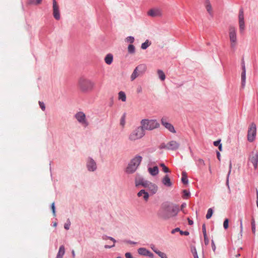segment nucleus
<instances>
[{
  "mask_svg": "<svg viewBox=\"0 0 258 258\" xmlns=\"http://www.w3.org/2000/svg\"><path fill=\"white\" fill-rule=\"evenodd\" d=\"M178 212V209L177 207L169 204H164L162 205L158 214L160 217L168 219L175 216Z\"/></svg>",
  "mask_w": 258,
  "mask_h": 258,
  "instance_id": "f257e3e1",
  "label": "nucleus"
},
{
  "mask_svg": "<svg viewBox=\"0 0 258 258\" xmlns=\"http://www.w3.org/2000/svg\"><path fill=\"white\" fill-rule=\"evenodd\" d=\"M78 87L81 92L88 93L93 90L95 83L85 77H81L78 79Z\"/></svg>",
  "mask_w": 258,
  "mask_h": 258,
  "instance_id": "f03ea898",
  "label": "nucleus"
},
{
  "mask_svg": "<svg viewBox=\"0 0 258 258\" xmlns=\"http://www.w3.org/2000/svg\"><path fill=\"white\" fill-rule=\"evenodd\" d=\"M228 36L230 41V47L232 51H235L238 44L237 30L235 26L230 25L228 28Z\"/></svg>",
  "mask_w": 258,
  "mask_h": 258,
  "instance_id": "7ed1b4c3",
  "label": "nucleus"
},
{
  "mask_svg": "<svg viewBox=\"0 0 258 258\" xmlns=\"http://www.w3.org/2000/svg\"><path fill=\"white\" fill-rule=\"evenodd\" d=\"M142 160V157L140 155H136L133 158L126 168V172L129 174L134 173Z\"/></svg>",
  "mask_w": 258,
  "mask_h": 258,
  "instance_id": "20e7f679",
  "label": "nucleus"
},
{
  "mask_svg": "<svg viewBox=\"0 0 258 258\" xmlns=\"http://www.w3.org/2000/svg\"><path fill=\"white\" fill-rule=\"evenodd\" d=\"M143 130H153L159 126V124L155 119H143L141 122Z\"/></svg>",
  "mask_w": 258,
  "mask_h": 258,
  "instance_id": "39448f33",
  "label": "nucleus"
},
{
  "mask_svg": "<svg viewBox=\"0 0 258 258\" xmlns=\"http://www.w3.org/2000/svg\"><path fill=\"white\" fill-rule=\"evenodd\" d=\"M145 135V131L140 126L132 132L128 136V139L131 141H135L141 139Z\"/></svg>",
  "mask_w": 258,
  "mask_h": 258,
  "instance_id": "423d86ee",
  "label": "nucleus"
},
{
  "mask_svg": "<svg viewBox=\"0 0 258 258\" xmlns=\"http://www.w3.org/2000/svg\"><path fill=\"white\" fill-rule=\"evenodd\" d=\"M147 70V66L145 64L138 65L134 70L133 73L131 76V79L134 81L138 77L143 75Z\"/></svg>",
  "mask_w": 258,
  "mask_h": 258,
  "instance_id": "0eeeda50",
  "label": "nucleus"
},
{
  "mask_svg": "<svg viewBox=\"0 0 258 258\" xmlns=\"http://www.w3.org/2000/svg\"><path fill=\"white\" fill-rule=\"evenodd\" d=\"M256 134V124L254 122L250 123L247 132V140L249 142H252L255 139Z\"/></svg>",
  "mask_w": 258,
  "mask_h": 258,
  "instance_id": "6e6552de",
  "label": "nucleus"
},
{
  "mask_svg": "<svg viewBox=\"0 0 258 258\" xmlns=\"http://www.w3.org/2000/svg\"><path fill=\"white\" fill-rule=\"evenodd\" d=\"M238 25L239 32L242 34L245 29V25L244 17V11L243 9H240L238 14Z\"/></svg>",
  "mask_w": 258,
  "mask_h": 258,
  "instance_id": "1a4fd4ad",
  "label": "nucleus"
},
{
  "mask_svg": "<svg viewBox=\"0 0 258 258\" xmlns=\"http://www.w3.org/2000/svg\"><path fill=\"white\" fill-rule=\"evenodd\" d=\"M75 117L77 121L84 126L86 127L89 125V122L84 112L82 111L78 112L75 114Z\"/></svg>",
  "mask_w": 258,
  "mask_h": 258,
  "instance_id": "9d476101",
  "label": "nucleus"
},
{
  "mask_svg": "<svg viewBox=\"0 0 258 258\" xmlns=\"http://www.w3.org/2000/svg\"><path fill=\"white\" fill-rule=\"evenodd\" d=\"M248 161L253 165L254 168L256 169L257 167L258 162V153L256 151H252L248 158Z\"/></svg>",
  "mask_w": 258,
  "mask_h": 258,
  "instance_id": "9b49d317",
  "label": "nucleus"
},
{
  "mask_svg": "<svg viewBox=\"0 0 258 258\" xmlns=\"http://www.w3.org/2000/svg\"><path fill=\"white\" fill-rule=\"evenodd\" d=\"M162 124L170 132L175 133L176 131L174 126L170 123L168 122V119L166 117H163L161 119Z\"/></svg>",
  "mask_w": 258,
  "mask_h": 258,
  "instance_id": "f8f14e48",
  "label": "nucleus"
},
{
  "mask_svg": "<svg viewBox=\"0 0 258 258\" xmlns=\"http://www.w3.org/2000/svg\"><path fill=\"white\" fill-rule=\"evenodd\" d=\"M53 15L54 18L58 20L60 19L59 7L55 0H53Z\"/></svg>",
  "mask_w": 258,
  "mask_h": 258,
  "instance_id": "ddd939ff",
  "label": "nucleus"
},
{
  "mask_svg": "<svg viewBox=\"0 0 258 258\" xmlns=\"http://www.w3.org/2000/svg\"><path fill=\"white\" fill-rule=\"evenodd\" d=\"M148 15L153 17H161L162 15V12L159 8L152 9L148 12Z\"/></svg>",
  "mask_w": 258,
  "mask_h": 258,
  "instance_id": "4468645a",
  "label": "nucleus"
},
{
  "mask_svg": "<svg viewBox=\"0 0 258 258\" xmlns=\"http://www.w3.org/2000/svg\"><path fill=\"white\" fill-rule=\"evenodd\" d=\"M87 167L89 171H94L97 168L96 163L92 158H88L87 162Z\"/></svg>",
  "mask_w": 258,
  "mask_h": 258,
  "instance_id": "2eb2a0df",
  "label": "nucleus"
},
{
  "mask_svg": "<svg viewBox=\"0 0 258 258\" xmlns=\"http://www.w3.org/2000/svg\"><path fill=\"white\" fill-rule=\"evenodd\" d=\"M180 144L179 143L175 141H171L168 142L166 148L168 150H176L179 147Z\"/></svg>",
  "mask_w": 258,
  "mask_h": 258,
  "instance_id": "dca6fc26",
  "label": "nucleus"
},
{
  "mask_svg": "<svg viewBox=\"0 0 258 258\" xmlns=\"http://www.w3.org/2000/svg\"><path fill=\"white\" fill-rule=\"evenodd\" d=\"M162 183L167 187H170L172 183L168 175L166 174L162 179Z\"/></svg>",
  "mask_w": 258,
  "mask_h": 258,
  "instance_id": "f3484780",
  "label": "nucleus"
},
{
  "mask_svg": "<svg viewBox=\"0 0 258 258\" xmlns=\"http://www.w3.org/2000/svg\"><path fill=\"white\" fill-rule=\"evenodd\" d=\"M149 181L144 180L143 178H140L136 180V184L137 186L142 185L145 187H147Z\"/></svg>",
  "mask_w": 258,
  "mask_h": 258,
  "instance_id": "a211bd4d",
  "label": "nucleus"
},
{
  "mask_svg": "<svg viewBox=\"0 0 258 258\" xmlns=\"http://www.w3.org/2000/svg\"><path fill=\"white\" fill-rule=\"evenodd\" d=\"M138 196L139 197H143V198L145 201H147L149 199V194L147 192L145 191V190L142 189L138 193Z\"/></svg>",
  "mask_w": 258,
  "mask_h": 258,
  "instance_id": "6ab92c4d",
  "label": "nucleus"
},
{
  "mask_svg": "<svg viewBox=\"0 0 258 258\" xmlns=\"http://www.w3.org/2000/svg\"><path fill=\"white\" fill-rule=\"evenodd\" d=\"M146 188H149V189L151 190L153 194L156 193L158 189L157 186L155 184L150 182H149Z\"/></svg>",
  "mask_w": 258,
  "mask_h": 258,
  "instance_id": "aec40b11",
  "label": "nucleus"
},
{
  "mask_svg": "<svg viewBox=\"0 0 258 258\" xmlns=\"http://www.w3.org/2000/svg\"><path fill=\"white\" fill-rule=\"evenodd\" d=\"M148 171L151 175L152 176H155L157 175L159 173V169L157 166H154L153 168L149 167L148 168Z\"/></svg>",
  "mask_w": 258,
  "mask_h": 258,
  "instance_id": "412c9836",
  "label": "nucleus"
},
{
  "mask_svg": "<svg viewBox=\"0 0 258 258\" xmlns=\"http://www.w3.org/2000/svg\"><path fill=\"white\" fill-rule=\"evenodd\" d=\"M64 253H65L64 246L63 245H61L60 246V247L59 248V250L57 253L56 258H62Z\"/></svg>",
  "mask_w": 258,
  "mask_h": 258,
  "instance_id": "4be33fe9",
  "label": "nucleus"
},
{
  "mask_svg": "<svg viewBox=\"0 0 258 258\" xmlns=\"http://www.w3.org/2000/svg\"><path fill=\"white\" fill-rule=\"evenodd\" d=\"M105 62L107 64H110L113 61L112 54L109 53L106 55L104 58Z\"/></svg>",
  "mask_w": 258,
  "mask_h": 258,
  "instance_id": "5701e85b",
  "label": "nucleus"
},
{
  "mask_svg": "<svg viewBox=\"0 0 258 258\" xmlns=\"http://www.w3.org/2000/svg\"><path fill=\"white\" fill-rule=\"evenodd\" d=\"M206 8L208 12L210 15H213V10H212V7L211 4H210L209 2L207 1L206 2Z\"/></svg>",
  "mask_w": 258,
  "mask_h": 258,
  "instance_id": "b1692460",
  "label": "nucleus"
},
{
  "mask_svg": "<svg viewBox=\"0 0 258 258\" xmlns=\"http://www.w3.org/2000/svg\"><path fill=\"white\" fill-rule=\"evenodd\" d=\"M118 99L121 100L123 102L126 101V95L124 92L120 91L118 93Z\"/></svg>",
  "mask_w": 258,
  "mask_h": 258,
  "instance_id": "393cba45",
  "label": "nucleus"
},
{
  "mask_svg": "<svg viewBox=\"0 0 258 258\" xmlns=\"http://www.w3.org/2000/svg\"><path fill=\"white\" fill-rule=\"evenodd\" d=\"M148 250L145 248H140L138 249V253L143 255H146L148 253Z\"/></svg>",
  "mask_w": 258,
  "mask_h": 258,
  "instance_id": "a878e982",
  "label": "nucleus"
},
{
  "mask_svg": "<svg viewBox=\"0 0 258 258\" xmlns=\"http://www.w3.org/2000/svg\"><path fill=\"white\" fill-rule=\"evenodd\" d=\"M157 74L159 78L161 79V81H164L165 79V75L164 72L160 70L157 71Z\"/></svg>",
  "mask_w": 258,
  "mask_h": 258,
  "instance_id": "bb28decb",
  "label": "nucleus"
},
{
  "mask_svg": "<svg viewBox=\"0 0 258 258\" xmlns=\"http://www.w3.org/2000/svg\"><path fill=\"white\" fill-rule=\"evenodd\" d=\"M241 86L242 87H244L245 85V80H246V72H242L241 75Z\"/></svg>",
  "mask_w": 258,
  "mask_h": 258,
  "instance_id": "cd10ccee",
  "label": "nucleus"
},
{
  "mask_svg": "<svg viewBox=\"0 0 258 258\" xmlns=\"http://www.w3.org/2000/svg\"><path fill=\"white\" fill-rule=\"evenodd\" d=\"M128 52L130 54H134L135 52V47L130 44L127 47Z\"/></svg>",
  "mask_w": 258,
  "mask_h": 258,
  "instance_id": "c85d7f7f",
  "label": "nucleus"
},
{
  "mask_svg": "<svg viewBox=\"0 0 258 258\" xmlns=\"http://www.w3.org/2000/svg\"><path fill=\"white\" fill-rule=\"evenodd\" d=\"M181 180L184 184H187L188 183V179L185 172H182V173Z\"/></svg>",
  "mask_w": 258,
  "mask_h": 258,
  "instance_id": "c756f323",
  "label": "nucleus"
},
{
  "mask_svg": "<svg viewBox=\"0 0 258 258\" xmlns=\"http://www.w3.org/2000/svg\"><path fill=\"white\" fill-rule=\"evenodd\" d=\"M42 0H29L28 4L30 5H37L41 3Z\"/></svg>",
  "mask_w": 258,
  "mask_h": 258,
  "instance_id": "7c9ffc66",
  "label": "nucleus"
},
{
  "mask_svg": "<svg viewBox=\"0 0 258 258\" xmlns=\"http://www.w3.org/2000/svg\"><path fill=\"white\" fill-rule=\"evenodd\" d=\"M213 211L212 208H210L208 210L207 213L206 215V218L209 219L212 216Z\"/></svg>",
  "mask_w": 258,
  "mask_h": 258,
  "instance_id": "2f4dec72",
  "label": "nucleus"
},
{
  "mask_svg": "<svg viewBox=\"0 0 258 258\" xmlns=\"http://www.w3.org/2000/svg\"><path fill=\"white\" fill-rule=\"evenodd\" d=\"M135 41V39H134V37H132V36H128V37H127L125 39V41L127 43H131V44L134 42Z\"/></svg>",
  "mask_w": 258,
  "mask_h": 258,
  "instance_id": "473e14b6",
  "label": "nucleus"
},
{
  "mask_svg": "<svg viewBox=\"0 0 258 258\" xmlns=\"http://www.w3.org/2000/svg\"><path fill=\"white\" fill-rule=\"evenodd\" d=\"M125 124V114H123L120 118V124L122 126V127H124Z\"/></svg>",
  "mask_w": 258,
  "mask_h": 258,
  "instance_id": "72a5a7b5",
  "label": "nucleus"
},
{
  "mask_svg": "<svg viewBox=\"0 0 258 258\" xmlns=\"http://www.w3.org/2000/svg\"><path fill=\"white\" fill-rule=\"evenodd\" d=\"M149 45L150 44H149L148 40H146L145 42L142 44L141 48L143 49H146Z\"/></svg>",
  "mask_w": 258,
  "mask_h": 258,
  "instance_id": "f704fd0d",
  "label": "nucleus"
},
{
  "mask_svg": "<svg viewBox=\"0 0 258 258\" xmlns=\"http://www.w3.org/2000/svg\"><path fill=\"white\" fill-rule=\"evenodd\" d=\"M156 253H157L161 258H167L166 255L164 252L161 251H156Z\"/></svg>",
  "mask_w": 258,
  "mask_h": 258,
  "instance_id": "c9c22d12",
  "label": "nucleus"
},
{
  "mask_svg": "<svg viewBox=\"0 0 258 258\" xmlns=\"http://www.w3.org/2000/svg\"><path fill=\"white\" fill-rule=\"evenodd\" d=\"M228 223H229V220L228 219H225L224 223H223V227L224 229H227L228 228Z\"/></svg>",
  "mask_w": 258,
  "mask_h": 258,
  "instance_id": "e433bc0d",
  "label": "nucleus"
},
{
  "mask_svg": "<svg viewBox=\"0 0 258 258\" xmlns=\"http://www.w3.org/2000/svg\"><path fill=\"white\" fill-rule=\"evenodd\" d=\"M183 198H185V199L188 198L190 195V193L188 191H187L186 190H183Z\"/></svg>",
  "mask_w": 258,
  "mask_h": 258,
  "instance_id": "4c0bfd02",
  "label": "nucleus"
},
{
  "mask_svg": "<svg viewBox=\"0 0 258 258\" xmlns=\"http://www.w3.org/2000/svg\"><path fill=\"white\" fill-rule=\"evenodd\" d=\"M198 162L199 165H202V166L205 165V163L204 161L202 159H199L198 160Z\"/></svg>",
  "mask_w": 258,
  "mask_h": 258,
  "instance_id": "58836bf2",
  "label": "nucleus"
},
{
  "mask_svg": "<svg viewBox=\"0 0 258 258\" xmlns=\"http://www.w3.org/2000/svg\"><path fill=\"white\" fill-rule=\"evenodd\" d=\"M39 104L40 105V108L41 109L44 111L45 109V106L43 102H42L41 101H39Z\"/></svg>",
  "mask_w": 258,
  "mask_h": 258,
  "instance_id": "ea45409f",
  "label": "nucleus"
},
{
  "mask_svg": "<svg viewBox=\"0 0 258 258\" xmlns=\"http://www.w3.org/2000/svg\"><path fill=\"white\" fill-rule=\"evenodd\" d=\"M51 210L53 214V216H55V206H54V203H52L51 204Z\"/></svg>",
  "mask_w": 258,
  "mask_h": 258,
  "instance_id": "a19ab883",
  "label": "nucleus"
},
{
  "mask_svg": "<svg viewBox=\"0 0 258 258\" xmlns=\"http://www.w3.org/2000/svg\"><path fill=\"white\" fill-rule=\"evenodd\" d=\"M202 230L204 236H206L207 235L206 229V225L205 224H203L202 225Z\"/></svg>",
  "mask_w": 258,
  "mask_h": 258,
  "instance_id": "79ce46f5",
  "label": "nucleus"
},
{
  "mask_svg": "<svg viewBox=\"0 0 258 258\" xmlns=\"http://www.w3.org/2000/svg\"><path fill=\"white\" fill-rule=\"evenodd\" d=\"M240 235L241 236H242V231H243V226H242V220H240Z\"/></svg>",
  "mask_w": 258,
  "mask_h": 258,
  "instance_id": "37998d69",
  "label": "nucleus"
},
{
  "mask_svg": "<svg viewBox=\"0 0 258 258\" xmlns=\"http://www.w3.org/2000/svg\"><path fill=\"white\" fill-rule=\"evenodd\" d=\"M204 237L205 243L206 245H208L209 244V239L208 238L207 235H206V236H204Z\"/></svg>",
  "mask_w": 258,
  "mask_h": 258,
  "instance_id": "c03bdc74",
  "label": "nucleus"
},
{
  "mask_svg": "<svg viewBox=\"0 0 258 258\" xmlns=\"http://www.w3.org/2000/svg\"><path fill=\"white\" fill-rule=\"evenodd\" d=\"M162 170L163 172H165V173H167V172H170V171L169 170V169L166 167V166H165L164 167H163V168H162Z\"/></svg>",
  "mask_w": 258,
  "mask_h": 258,
  "instance_id": "a18cd8bd",
  "label": "nucleus"
},
{
  "mask_svg": "<svg viewBox=\"0 0 258 258\" xmlns=\"http://www.w3.org/2000/svg\"><path fill=\"white\" fill-rule=\"evenodd\" d=\"M70 225H71V223H70V222H69V223H66L64 225V228L66 229V230H68L70 228Z\"/></svg>",
  "mask_w": 258,
  "mask_h": 258,
  "instance_id": "49530a36",
  "label": "nucleus"
},
{
  "mask_svg": "<svg viewBox=\"0 0 258 258\" xmlns=\"http://www.w3.org/2000/svg\"><path fill=\"white\" fill-rule=\"evenodd\" d=\"M151 249L156 253V251H159V250L155 247V246L154 244L151 245Z\"/></svg>",
  "mask_w": 258,
  "mask_h": 258,
  "instance_id": "de8ad7c7",
  "label": "nucleus"
},
{
  "mask_svg": "<svg viewBox=\"0 0 258 258\" xmlns=\"http://www.w3.org/2000/svg\"><path fill=\"white\" fill-rule=\"evenodd\" d=\"M125 256L126 258H133L132 254L130 252H126L125 253Z\"/></svg>",
  "mask_w": 258,
  "mask_h": 258,
  "instance_id": "09e8293b",
  "label": "nucleus"
},
{
  "mask_svg": "<svg viewBox=\"0 0 258 258\" xmlns=\"http://www.w3.org/2000/svg\"><path fill=\"white\" fill-rule=\"evenodd\" d=\"M180 233L181 235H189V232L188 231H180Z\"/></svg>",
  "mask_w": 258,
  "mask_h": 258,
  "instance_id": "8fccbe9b",
  "label": "nucleus"
},
{
  "mask_svg": "<svg viewBox=\"0 0 258 258\" xmlns=\"http://www.w3.org/2000/svg\"><path fill=\"white\" fill-rule=\"evenodd\" d=\"M220 140L216 141L214 142V145L215 146H218L220 144Z\"/></svg>",
  "mask_w": 258,
  "mask_h": 258,
  "instance_id": "3c124183",
  "label": "nucleus"
},
{
  "mask_svg": "<svg viewBox=\"0 0 258 258\" xmlns=\"http://www.w3.org/2000/svg\"><path fill=\"white\" fill-rule=\"evenodd\" d=\"M146 255L149 256V257H150L151 258H153V257H154V254L152 253H151L150 251H148V253Z\"/></svg>",
  "mask_w": 258,
  "mask_h": 258,
  "instance_id": "603ef678",
  "label": "nucleus"
},
{
  "mask_svg": "<svg viewBox=\"0 0 258 258\" xmlns=\"http://www.w3.org/2000/svg\"><path fill=\"white\" fill-rule=\"evenodd\" d=\"M180 230L179 228H176L172 230L171 233H174L175 232H177V231H179L180 232Z\"/></svg>",
  "mask_w": 258,
  "mask_h": 258,
  "instance_id": "864d4df0",
  "label": "nucleus"
},
{
  "mask_svg": "<svg viewBox=\"0 0 258 258\" xmlns=\"http://www.w3.org/2000/svg\"><path fill=\"white\" fill-rule=\"evenodd\" d=\"M125 242L127 243H128V244H137V242H133V241H130V240L125 241Z\"/></svg>",
  "mask_w": 258,
  "mask_h": 258,
  "instance_id": "5fc2aeb1",
  "label": "nucleus"
},
{
  "mask_svg": "<svg viewBox=\"0 0 258 258\" xmlns=\"http://www.w3.org/2000/svg\"><path fill=\"white\" fill-rule=\"evenodd\" d=\"M193 254H194V258H199L196 249H195V251L193 252Z\"/></svg>",
  "mask_w": 258,
  "mask_h": 258,
  "instance_id": "6e6d98bb",
  "label": "nucleus"
},
{
  "mask_svg": "<svg viewBox=\"0 0 258 258\" xmlns=\"http://www.w3.org/2000/svg\"><path fill=\"white\" fill-rule=\"evenodd\" d=\"M252 231L253 234L255 232V225L251 226Z\"/></svg>",
  "mask_w": 258,
  "mask_h": 258,
  "instance_id": "4d7b16f0",
  "label": "nucleus"
},
{
  "mask_svg": "<svg viewBox=\"0 0 258 258\" xmlns=\"http://www.w3.org/2000/svg\"><path fill=\"white\" fill-rule=\"evenodd\" d=\"M242 72H246L245 67V64L244 63H243V64L242 66Z\"/></svg>",
  "mask_w": 258,
  "mask_h": 258,
  "instance_id": "13d9d810",
  "label": "nucleus"
},
{
  "mask_svg": "<svg viewBox=\"0 0 258 258\" xmlns=\"http://www.w3.org/2000/svg\"><path fill=\"white\" fill-rule=\"evenodd\" d=\"M220 156H221L220 153H219V152L217 151V157L219 161H220Z\"/></svg>",
  "mask_w": 258,
  "mask_h": 258,
  "instance_id": "bf43d9fd",
  "label": "nucleus"
},
{
  "mask_svg": "<svg viewBox=\"0 0 258 258\" xmlns=\"http://www.w3.org/2000/svg\"><path fill=\"white\" fill-rule=\"evenodd\" d=\"M107 239H109L112 240L114 244L116 242V240L113 238H112L111 237H107Z\"/></svg>",
  "mask_w": 258,
  "mask_h": 258,
  "instance_id": "052dcab7",
  "label": "nucleus"
},
{
  "mask_svg": "<svg viewBox=\"0 0 258 258\" xmlns=\"http://www.w3.org/2000/svg\"><path fill=\"white\" fill-rule=\"evenodd\" d=\"M114 246H115V245H114V244H113L112 245H111V246L106 245H105L104 247L105 248H109L114 247Z\"/></svg>",
  "mask_w": 258,
  "mask_h": 258,
  "instance_id": "680f3d73",
  "label": "nucleus"
},
{
  "mask_svg": "<svg viewBox=\"0 0 258 258\" xmlns=\"http://www.w3.org/2000/svg\"><path fill=\"white\" fill-rule=\"evenodd\" d=\"M188 222L189 225H191L193 224V221L190 220L189 218H188Z\"/></svg>",
  "mask_w": 258,
  "mask_h": 258,
  "instance_id": "e2e57ef3",
  "label": "nucleus"
},
{
  "mask_svg": "<svg viewBox=\"0 0 258 258\" xmlns=\"http://www.w3.org/2000/svg\"><path fill=\"white\" fill-rule=\"evenodd\" d=\"M218 148H219V150L220 151H222V145L221 144H220L219 146H218Z\"/></svg>",
  "mask_w": 258,
  "mask_h": 258,
  "instance_id": "0e129e2a",
  "label": "nucleus"
},
{
  "mask_svg": "<svg viewBox=\"0 0 258 258\" xmlns=\"http://www.w3.org/2000/svg\"><path fill=\"white\" fill-rule=\"evenodd\" d=\"M72 254L73 257H74V258L75 257L76 254H75V251L74 250H73L72 251Z\"/></svg>",
  "mask_w": 258,
  "mask_h": 258,
  "instance_id": "69168bd1",
  "label": "nucleus"
},
{
  "mask_svg": "<svg viewBox=\"0 0 258 258\" xmlns=\"http://www.w3.org/2000/svg\"><path fill=\"white\" fill-rule=\"evenodd\" d=\"M212 248L213 249V250L215 251V249H216V246H215V245L214 244V242L212 241Z\"/></svg>",
  "mask_w": 258,
  "mask_h": 258,
  "instance_id": "338daca9",
  "label": "nucleus"
},
{
  "mask_svg": "<svg viewBox=\"0 0 258 258\" xmlns=\"http://www.w3.org/2000/svg\"><path fill=\"white\" fill-rule=\"evenodd\" d=\"M142 91V88L140 87L137 89L138 93H140Z\"/></svg>",
  "mask_w": 258,
  "mask_h": 258,
  "instance_id": "774afa93",
  "label": "nucleus"
}]
</instances>
